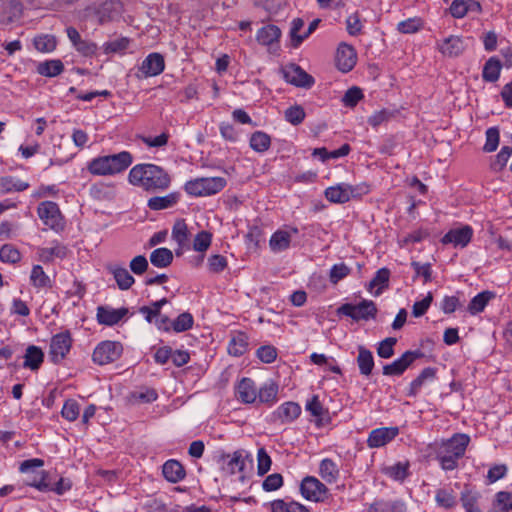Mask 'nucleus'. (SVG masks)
Wrapping results in <instances>:
<instances>
[{"mask_svg":"<svg viewBox=\"0 0 512 512\" xmlns=\"http://www.w3.org/2000/svg\"><path fill=\"white\" fill-rule=\"evenodd\" d=\"M129 183L149 193L167 190L171 185L169 173L161 166L142 163L133 166L128 175Z\"/></svg>","mask_w":512,"mask_h":512,"instance_id":"1","label":"nucleus"},{"mask_svg":"<svg viewBox=\"0 0 512 512\" xmlns=\"http://www.w3.org/2000/svg\"><path fill=\"white\" fill-rule=\"evenodd\" d=\"M470 438L467 434L456 433L451 438L436 444L435 459L444 471L458 468L459 461L464 457Z\"/></svg>","mask_w":512,"mask_h":512,"instance_id":"2","label":"nucleus"},{"mask_svg":"<svg viewBox=\"0 0 512 512\" xmlns=\"http://www.w3.org/2000/svg\"><path fill=\"white\" fill-rule=\"evenodd\" d=\"M226 184L227 181L223 177H201L187 181L184 190L191 196L204 197L219 193Z\"/></svg>","mask_w":512,"mask_h":512,"instance_id":"3","label":"nucleus"},{"mask_svg":"<svg viewBox=\"0 0 512 512\" xmlns=\"http://www.w3.org/2000/svg\"><path fill=\"white\" fill-rule=\"evenodd\" d=\"M337 315L350 317L353 321L375 319L378 309L372 300L364 299L358 304L344 303L336 310Z\"/></svg>","mask_w":512,"mask_h":512,"instance_id":"4","label":"nucleus"},{"mask_svg":"<svg viewBox=\"0 0 512 512\" xmlns=\"http://www.w3.org/2000/svg\"><path fill=\"white\" fill-rule=\"evenodd\" d=\"M123 353V346L117 341H102L94 349L92 360L98 365H106L117 361Z\"/></svg>","mask_w":512,"mask_h":512,"instance_id":"5","label":"nucleus"},{"mask_svg":"<svg viewBox=\"0 0 512 512\" xmlns=\"http://www.w3.org/2000/svg\"><path fill=\"white\" fill-rule=\"evenodd\" d=\"M37 213L42 222L55 231L63 230L64 218L57 203L44 201L38 205Z\"/></svg>","mask_w":512,"mask_h":512,"instance_id":"6","label":"nucleus"},{"mask_svg":"<svg viewBox=\"0 0 512 512\" xmlns=\"http://www.w3.org/2000/svg\"><path fill=\"white\" fill-rule=\"evenodd\" d=\"M300 493L308 501L324 502L328 498L329 489L314 476H306L300 484Z\"/></svg>","mask_w":512,"mask_h":512,"instance_id":"7","label":"nucleus"},{"mask_svg":"<svg viewBox=\"0 0 512 512\" xmlns=\"http://www.w3.org/2000/svg\"><path fill=\"white\" fill-rule=\"evenodd\" d=\"M424 356V353L417 350H407L399 358L392 363L383 366V375L385 376H401L415 362Z\"/></svg>","mask_w":512,"mask_h":512,"instance_id":"8","label":"nucleus"},{"mask_svg":"<svg viewBox=\"0 0 512 512\" xmlns=\"http://www.w3.org/2000/svg\"><path fill=\"white\" fill-rule=\"evenodd\" d=\"M28 486L34 487L41 492L53 491L58 495H63L65 492L72 488V482L69 478L61 477L59 480L52 484L48 479V473L41 472L39 480L36 478L26 483Z\"/></svg>","mask_w":512,"mask_h":512,"instance_id":"9","label":"nucleus"},{"mask_svg":"<svg viewBox=\"0 0 512 512\" xmlns=\"http://www.w3.org/2000/svg\"><path fill=\"white\" fill-rule=\"evenodd\" d=\"M72 345V338L69 331L54 335L50 343V358L53 363L61 362L69 353Z\"/></svg>","mask_w":512,"mask_h":512,"instance_id":"10","label":"nucleus"},{"mask_svg":"<svg viewBox=\"0 0 512 512\" xmlns=\"http://www.w3.org/2000/svg\"><path fill=\"white\" fill-rule=\"evenodd\" d=\"M473 229L469 225H463L450 229L442 238L441 243L444 245L452 244L455 248H464L472 240Z\"/></svg>","mask_w":512,"mask_h":512,"instance_id":"11","label":"nucleus"},{"mask_svg":"<svg viewBox=\"0 0 512 512\" xmlns=\"http://www.w3.org/2000/svg\"><path fill=\"white\" fill-rule=\"evenodd\" d=\"M284 79L296 86L310 88L314 84V78L297 64H290L283 70Z\"/></svg>","mask_w":512,"mask_h":512,"instance_id":"12","label":"nucleus"},{"mask_svg":"<svg viewBox=\"0 0 512 512\" xmlns=\"http://www.w3.org/2000/svg\"><path fill=\"white\" fill-rule=\"evenodd\" d=\"M357 54L355 49L346 43H341L336 51V67L344 73L351 71L356 65Z\"/></svg>","mask_w":512,"mask_h":512,"instance_id":"13","label":"nucleus"},{"mask_svg":"<svg viewBox=\"0 0 512 512\" xmlns=\"http://www.w3.org/2000/svg\"><path fill=\"white\" fill-rule=\"evenodd\" d=\"M398 434V427H381L373 429L368 435L367 445L369 448L382 447L395 439Z\"/></svg>","mask_w":512,"mask_h":512,"instance_id":"14","label":"nucleus"},{"mask_svg":"<svg viewBox=\"0 0 512 512\" xmlns=\"http://www.w3.org/2000/svg\"><path fill=\"white\" fill-rule=\"evenodd\" d=\"M123 3L121 0H105L96 9V15L100 24L113 21L121 16Z\"/></svg>","mask_w":512,"mask_h":512,"instance_id":"15","label":"nucleus"},{"mask_svg":"<svg viewBox=\"0 0 512 512\" xmlns=\"http://www.w3.org/2000/svg\"><path fill=\"white\" fill-rule=\"evenodd\" d=\"M128 312V309L125 307L115 309L110 306H98L96 319L101 325L113 326L118 324Z\"/></svg>","mask_w":512,"mask_h":512,"instance_id":"16","label":"nucleus"},{"mask_svg":"<svg viewBox=\"0 0 512 512\" xmlns=\"http://www.w3.org/2000/svg\"><path fill=\"white\" fill-rule=\"evenodd\" d=\"M306 410L315 417V425L318 428L324 427L331 423V417L328 409L324 408L319 400L318 395H313L305 405Z\"/></svg>","mask_w":512,"mask_h":512,"instance_id":"17","label":"nucleus"},{"mask_svg":"<svg viewBox=\"0 0 512 512\" xmlns=\"http://www.w3.org/2000/svg\"><path fill=\"white\" fill-rule=\"evenodd\" d=\"M237 400L244 404H252L257 400V387L254 380L243 377L235 386Z\"/></svg>","mask_w":512,"mask_h":512,"instance_id":"18","label":"nucleus"},{"mask_svg":"<svg viewBox=\"0 0 512 512\" xmlns=\"http://www.w3.org/2000/svg\"><path fill=\"white\" fill-rule=\"evenodd\" d=\"M165 69L164 57L157 52L150 53L142 61L139 70L142 72L144 77H153L161 74Z\"/></svg>","mask_w":512,"mask_h":512,"instance_id":"19","label":"nucleus"},{"mask_svg":"<svg viewBox=\"0 0 512 512\" xmlns=\"http://www.w3.org/2000/svg\"><path fill=\"white\" fill-rule=\"evenodd\" d=\"M367 512H407L406 503L402 499H375L367 507Z\"/></svg>","mask_w":512,"mask_h":512,"instance_id":"20","label":"nucleus"},{"mask_svg":"<svg viewBox=\"0 0 512 512\" xmlns=\"http://www.w3.org/2000/svg\"><path fill=\"white\" fill-rule=\"evenodd\" d=\"M108 169L111 175L125 171L133 162L130 152L122 151L117 154L106 155Z\"/></svg>","mask_w":512,"mask_h":512,"instance_id":"21","label":"nucleus"},{"mask_svg":"<svg viewBox=\"0 0 512 512\" xmlns=\"http://www.w3.org/2000/svg\"><path fill=\"white\" fill-rule=\"evenodd\" d=\"M162 474L168 482L176 484L186 477V470L178 460L169 459L162 466Z\"/></svg>","mask_w":512,"mask_h":512,"instance_id":"22","label":"nucleus"},{"mask_svg":"<svg viewBox=\"0 0 512 512\" xmlns=\"http://www.w3.org/2000/svg\"><path fill=\"white\" fill-rule=\"evenodd\" d=\"M106 270L113 275L120 290H128L135 283L134 277L125 267L118 264H108Z\"/></svg>","mask_w":512,"mask_h":512,"instance_id":"23","label":"nucleus"},{"mask_svg":"<svg viewBox=\"0 0 512 512\" xmlns=\"http://www.w3.org/2000/svg\"><path fill=\"white\" fill-rule=\"evenodd\" d=\"M67 254V247L57 241L53 243L52 247H41L37 250L38 260L43 263H51L55 258L64 259Z\"/></svg>","mask_w":512,"mask_h":512,"instance_id":"24","label":"nucleus"},{"mask_svg":"<svg viewBox=\"0 0 512 512\" xmlns=\"http://www.w3.org/2000/svg\"><path fill=\"white\" fill-rule=\"evenodd\" d=\"M179 192H171L165 196L151 197L147 202V207L153 211H160L174 207L180 201Z\"/></svg>","mask_w":512,"mask_h":512,"instance_id":"25","label":"nucleus"},{"mask_svg":"<svg viewBox=\"0 0 512 512\" xmlns=\"http://www.w3.org/2000/svg\"><path fill=\"white\" fill-rule=\"evenodd\" d=\"M301 414V407L298 403L288 401L281 404L274 412V416L282 423H291Z\"/></svg>","mask_w":512,"mask_h":512,"instance_id":"26","label":"nucleus"},{"mask_svg":"<svg viewBox=\"0 0 512 512\" xmlns=\"http://www.w3.org/2000/svg\"><path fill=\"white\" fill-rule=\"evenodd\" d=\"M29 280L36 290L51 289L54 284V281L39 264L32 266Z\"/></svg>","mask_w":512,"mask_h":512,"instance_id":"27","label":"nucleus"},{"mask_svg":"<svg viewBox=\"0 0 512 512\" xmlns=\"http://www.w3.org/2000/svg\"><path fill=\"white\" fill-rule=\"evenodd\" d=\"M437 373V369L434 367H426L424 368L420 374L410 383L408 391L406 395L408 397H416L420 392L422 386L427 381H432L435 379Z\"/></svg>","mask_w":512,"mask_h":512,"instance_id":"28","label":"nucleus"},{"mask_svg":"<svg viewBox=\"0 0 512 512\" xmlns=\"http://www.w3.org/2000/svg\"><path fill=\"white\" fill-rule=\"evenodd\" d=\"M356 362L359 372L363 376H370L374 368V357L372 352L363 345L358 346Z\"/></svg>","mask_w":512,"mask_h":512,"instance_id":"29","label":"nucleus"},{"mask_svg":"<svg viewBox=\"0 0 512 512\" xmlns=\"http://www.w3.org/2000/svg\"><path fill=\"white\" fill-rule=\"evenodd\" d=\"M465 49L464 42L459 36H449L439 44V50L442 54L449 57L459 56Z\"/></svg>","mask_w":512,"mask_h":512,"instance_id":"30","label":"nucleus"},{"mask_svg":"<svg viewBox=\"0 0 512 512\" xmlns=\"http://www.w3.org/2000/svg\"><path fill=\"white\" fill-rule=\"evenodd\" d=\"M281 30L278 26L269 24L257 31L256 40L263 46H270L279 41Z\"/></svg>","mask_w":512,"mask_h":512,"instance_id":"31","label":"nucleus"},{"mask_svg":"<svg viewBox=\"0 0 512 512\" xmlns=\"http://www.w3.org/2000/svg\"><path fill=\"white\" fill-rule=\"evenodd\" d=\"M249 338L244 332H236L229 341L228 352L233 356H242L248 350Z\"/></svg>","mask_w":512,"mask_h":512,"instance_id":"32","label":"nucleus"},{"mask_svg":"<svg viewBox=\"0 0 512 512\" xmlns=\"http://www.w3.org/2000/svg\"><path fill=\"white\" fill-rule=\"evenodd\" d=\"M29 183L22 181L14 176L0 177V194H7L12 192H21L29 188Z\"/></svg>","mask_w":512,"mask_h":512,"instance_id":"33","label":"nucleus"},{"mask_svg":"<svg viewBox=\"0 0 512 512\" xmlns=\"http://www.w3.org/2000/svg\"><path fill=\"white\" fill-rule=\"evenodd\" d=\"M64 71V64L60 59H51L40 62L36 67V72L45 77H56Z\"/></svg>","mask_w":512,"mask_h":512,"instance_id":"34","label":"nucleus"},{"mask_svg":"<svg viewBox=\"0 0 512 512\" xmlns=\"http://www.w3.org/2000/svg\"><path fill=\"white\" fill-rule=\"evenodd\" d=\"M319 475L328 484H333L339 477L337 464L330 458H325L320 462Z\"/></svg>","mask_w":512,"mask_h":512,"instance_id":"35","label":"nucleus"},{"mask_svg":"<svg viewBox=\"0 0 512 512\" xmlns=\"http://www.w3.org/2000/svg\"><path fill=\"white\" fill-rule=\"evenodd\" d=\"M502 63L497 57H490L484 64L482 78L486 82H496L501 73Z\"/></svg>","mask_w":512,"mask_h":512,"instance_id":"36","label":"nucleus"},{"mask_svg":"<svg viewBox=\"0 0 512 512\" xmlns=\"http://www.w3.org/2000/svg\"><path fill=\"white\" fill-rule=\"evenodd\" d=\"M325 197L331 203L343 204L349 201V193L346 183L326 188Z\"/></svg>","mask_w":512,"mask_h":512,"instance_id":"37","label":"nucleus"},{"mask_svg":"<svg viewBox=\"0 0 512 512\" xmlns=\"http://www.w3.org/2000/svg\"><path fill=\"white\" fill-rule=\"evenodd\" d=\"M291 233L286 230H277L270 238L269 245L273 252L285 251L290 247Z\"/></svg>","mask_w":512,"mask_h":512,"instance_id":"38","label":"nucleus"},{"mask_svg":"<svg viewBox=\"0 0 512 512\" xmlns=\"http://www.w3.org/2000/svg\"><path fill=\"white\" fill-rule=\"evenodd\" d=\"M24 364L25 368H30L31 370H37L40 368L41 364L44 360V354L42 350L35 346L30 345L26 349V353L24 355Z\"/></svg>","mask_w":512,"mask_h":512,"instance_id":"39","label":"nucleus"},{"mask_svg":"<svg viewBox=\"0 0 512 512\" xmlns=\"http://www.w3.org/2000/svg\"><path fill=\"white\" fill-rule=\"evenodd\" d=\"M494 297L491 291H483L474 296L468 304L467 310L471 315H476L482 312L487 306L488 302Z\"/></svg>","mask_w":512,"mask_h":512,"instance_id":"40","label":"nucleus"},{"mask_svg":"<svg viewBox=\"0 0 512 512\" xmlns=\"http://www.w3.org/2000/svg\"><path fill=\"white\" fill-rule=\"evenodd\" d=\"M249 145L255 152L264 153L271 146V137L263 131H255L250 136Z\"/></svg>","mask_w":512,"mask_h":512,"instance_id":"41","label":"nucleus"},{"mask_svg":"<svg viewBox=\"0 0 512 512\" xmlns=\"http://www.w3.org/2000/svg\"><path fill=\"white\" fill-rule=\"evenodd\" d=\"M173 261V253L168 248H157L150 254V262L157 268H166Z\"/></svg>","mask_w":512,"mask_h":512,"instance_id":"42","label":"nucleus"},{"mask_svg":"<svg viewBox=\"0 0 512 512\" xmlns=\"http://www.w3.org/2000/svg\"><path fill=\"white\" fill-rule=\"evenodd\" d=\"M435 501L437 505L444 509H452L457 505V497L453 490L440 488L436 490Z\"/></svg>","mask_w":512,"mask_h":512,"instance_id":"43","label":"nucleus"},{"mask_svg":"<svg viewBox=\"0 0 512 512\" xmlns=\"http://www.w3.org/2000/svg\"><path fill=\"white\" fill-rule=\"evenodd\" d=\"M278 390L275 382L265 383L259 390L257 389V398L259 402L271 405L277 401Z\"/></svg>","mask_w":512,"mask_h":512,"instance_id":"44","label":"nucleus"},{"mask_svg":"<svg viewBox=\"0 0 512 512\" xmlns=\"http://www.w3.org/2000/svg\"><path fill=\"white\" fill-rule=\"evenodd\" d=\"M34 47L42 53H50L56 49V37L50 34H40L33 39Z\"/></svg>","mask_w":512,"mask_h":512,"instance_id":"45","label":"nucleus"},{"mask_svg":"<svg viewBox=\"0 0 512 512\" xmlns=\"http://www.w3.org/2000/svg\"><path fill=\"white\" fill-rule=\"evenodd\" d=\"M409 462H397L384 469L385 475L395 481L403 482L409 476Z\"/></svg>","mask_w":512,"mask_h":512,"instance_id":"46","label":"nucleus"},{"mask_svg":"<svg viewBox=\"0 0 512 512\" xmlns=\"http://www.w3.org/2000/svg\"><path fill=\"white\" fill-rule=\"evenodd\" d=\"M492 505L498 512H512V491L497 492Z\"/></svg>","mask_w":512,"mask_h":512,"instance_id":"47","label":"nucleus"},{"mask_svg":"<svg viewBox=\"0 0 512 512\" xmlns=\"http://www.w3.org/2000/svg\"><path fill=\"white\" fill-rule=\"evenodd\" d=\"M480 494L473 491L468 485H465L464 489L460 493V501L464 510H469L478 507Z\"/></svg>","mask_w":512,"mask_h":512,"instance_id":"48","label":"nucleus"},{"mask_svg":"<svg viewBox=\"0 0 512 512\" xmlns=\"http://www.w3.org/2000/svg\"><path fill=\"white\" fill-rule=\"evenodd\" d=\"M168 302L166 298H162L158 301L152 302L150 306H142L139 312L145 316L146 321L151 323L154 318L160 316L161 308Z\"/></svg>","mask_w":512,"mask_h":512,"instance_id":"49","label":"nucleus"},{"mask_svg":"<svg viewBox=\"0 0 512 512\" xmlns=\"http://www.w3.org/2000/svg\"><path fill=\"white\" fill-rule=\"evenodd\" d=\"M20 251L12 244H4L0 248V260L4 263L16 264L21 261Z\"/></svg>","mask_w":512,"mask_h":512,"instance_id":"50","label":"nucleus"},{"mask_svg":"<svg viewBox=\"0 0 512 512\" xmlns=\"http://www.w3.org/2000/svg\"><path fill=\"white\" fill-rule=\"evenodd\" d=\"M303 27L304 20L302 18H295L292 20L289 35L291 39V46L293 48H298L304 41V33L299 34Z\"/></svg>","mask_w":512,"mask_h":512,"instance_id":"51","label":"nucleus"},{"mask_svg":"<svg viewBox=\"0 0 512 512\" xmlns=\"http://www.w3.org/2000/svg\"><path fill=\"white\" fill-rule=\"evenodd\" d=\"M194 319L189 312L181 313L175 320L171 322L172 330L180 333L190 330L193 327Z\"/></svg>","mask_w":512,"mask_h":512,"instance_id":"52","label":"nucleus"},{"mask_svg":"<svg viewBox=\"0 0 512 512\" xmlns=\"http://www.w3.org/2000/svg\"><path fill=\"white\" fill-rule=\"evenodd\" d=\"M88 171L93 175H111L108 169L106 156H99L92 159L87 166Z\"/></svg>","mask_w":512,"mask_h":512,"instance_id":"53","label":"nucleus"},{"mask_svg":"<svg viewBox=\"0 0 512 512\" xmlns=\"http://www.w3.org/2000/svg\"><path fill=\"white\" fill-rule=\"evenodd\" d=\"M284 116L287 122L297 126L304 121L306 113L302 106L296 104L287 108L284 112Z\"/></svg>","mask_w":512,"mask_h":512,"instance_id":"54","label":"nucleus"},{"mask_svg":"<svg viewBox=\"0 0 512 512\" xmlns=\"http://www.w3.org/2000/svg\"><path fill=\"white\" fill-rule=\"evenodd\" d=\"M423 26V21L419 17L408 18L397 24V30L403 34H413L418 32Z\"/></svg>","mask_w":512,"mask_h":512,"instance_id":"55","label":"nucleus"},{"mask_svg":"<svg viewBox=\"0 0 512 512\" xmlns=\"http://www.w3.org/2000/svg\"><path fill=\"white\" fill-rule=\"evenodd\" d=\"M226 457L228 459L226 467L230 474L242 472L245 469V460L241 451H235L232 455Z\"/></svg>","mask_w":512,"mask_h":512,"instance_id":"56","label":"nucleus"},{"mask_svg":"<svg viewBox=\"0 0 512 512\" xmlns=\"http://www.w3.org/2000/svg\"><path fill=\"white\" fill-rule=\"evenodd\" d=\"M390 278V270L388 268H381L376 273L375 276L369 283V287H378V291L376 294L381 293L384 288L388 287V282Z\"/></svg>","mask_w":512,"mask_h":512,"instance_id":"57","label":"nucleus"},{"mask_svg":"<svg viewBox=\"0 0 512 512\" xmlns=\"http://www.w3.org/2000/svg\"><path fill=\"white\" fill-rule=\"evenodd\" d=\"M130 40L126 37H121L112 41L105 42L102 46L105 54L120 53L126 50L129 46Z\"/></svg>","mask_w":512,"mask_h":512,"instance_id":"58","label":"nucleus"},{"mask_svg":"<svg viewBox=\"0 0 512 512\" xmlns=\"http://www.w3.org/2000/svg\"><path fill=\"white\" fill-rule=\"evenodd\" d=\"M79 414L80 406L78 402L74 399L66 400L61 410L62 417L70 422H73L79 417Z\"/></svg>","mask_w":512,"mask_h":512,"instance_id":"59","label":"nucleus"},{"mask_svg":"<svg viewBox=\"0 0 512 512\" xmlns=\"http://www.w3.org/2000/svg\"><path fill=\"white\" fill-rule=\"evenodd\" d=\"M397 343V339L394 337H387L377 346V354L380 358L389 359L394 355V346Z\"/></svg>","mask_w":512,"mask_h":512,"instance_id":"60","label":"nucleus"},{"mask_svg":"<svg viewBox=\"0 0 512 512\" xmlns=\"http://www.w3.org/2000/svg\"><path fill=\"white\" fill-rule=\"evenodd\" d=\"M500 140V132L497 127H490L486 130V142L484 144L483 150L485 152H494Z\"/></svg>","mask_w":512,"mask_h":512,"instance_id":"61","label":"nucleus"},{"mask_svg":"<svg viewBox=\"0 0 512 512\" xmlns=\"http://www.w3.org/2000/svg\"><path fill=\"white\" fill-rule=\"evenodd\" d=\"M277 355V349L273 345H262L256 350L257 358L265 364L274 362Z\"/></svg>","mask_w":512,"mask_h":512,"instance_id":"62","label":"nucleus"},{"mask_svg":"<svg viewBox=\"0 0 512 512\" xmlns=\"http://www.w3.org/2000/svg\"><path fill=\"white\" fill-rule=\"evenodd\" d=\"M257 473L259 476L265 475L271 468L272 460L265 448H259L257 452Z\"/></svg>","mask_w":512,"mask_h":512,"instance_id":"63","label":"nucleus"},{"mask_svg":"<svg viewBox=\"0 0 512 512\" xmlns=\"http://www.w3.org/2000/svg\"><path fill=\"white\" fill-rule=\"evenodd\" d=\"M351 269L345 263H338L331 267L329 273V280L332 284H337L339 281L347 277Z\"/></svg>","mask_w":512,"mask_h":512,"instance_id":"64","label":"nucleus"}]
</instances>
